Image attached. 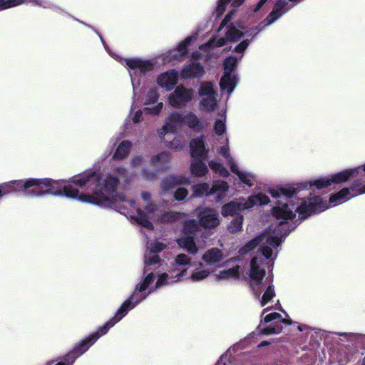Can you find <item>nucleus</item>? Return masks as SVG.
Returning <instances> with one entry per match:
<instances>
[{
    "mask_svg": "<svg viewBox=\"0 0 365 365\" xmlns=\"http://www.w3.org/2000/svg\"><path fill=\"white\" fill-rule=\"evenodd\" d=\"M231 0H219V1L217 3V6L215 9V12L216 14L217 17H219L224 13L225 10L226 5Z\"/></svg>",
    "mask_w": 365,
    "mask_h": 365,
    "instance_id": "39",
    "label": "nucleus"
},
{
    "mask_svg": "<svg viewBox=\"0 0 365 365\" xmlns=\"http://www.w3.org/2000/svg\"><path fill=\"white\" fill-rule=\"evenodd\" d=\"M224 255L218 248H211L202 255V260L208 266H217L223 259Z\"/></svg>",
    "mask_w": 365,
    "mask_h": 365,
    "instance_id": "24",
    "label": "nucleus"
},
{
    "mask_svg": "<svg viewBox=\"0 0 365 365\" xmlns=\"http://www.w3.org/2000/svg\"><path fill=\"white\" fill-rule=\"evenodd\" d=\"M231 171L236 174L240 180L241 182L243 184L252 187L254 185L255 182H256V175L247 170H241L237 166V163L230 168Z\"/></svg>",
    "mask_w": 365,
    "mask_h": 365,
    "instance_id": "25",
    "label": "nucleus"
},
{
    "mask_svg": "<svg viewBox=\"0 0 365 365\" xmlns=\"http://www.w3.org/2000/svg\"><path fill=\"white\" fill-rule=\"evenodd\" d=\"M197 37V34L187 36L182 42H180L176 48L168 51L165 57L164 61L168 62L180 61L187 53V46L192 41Z\"/></svg>",
    "mask_w": 365,
    "mask_h": 365,
    "instance_id": "17",
    "label": "nucleus"
},
{
    "mask_svg": "<svg viewBox=\"0 0 365 365\" xmlns=\"http://www.w3.org/2000/svg\"><path fill=\"white\" fill-rule=\"evenodd\" d=\"M189 178L182 175H170L165 178L161 182L162 189L168 191L179 185H190Z\"/></svg>",
    "mask_w": 365,
    "mask_h": 365,
    "instance_id": "23",
    "label": "nucleus"
},
{
    "mask_svg": "<svg viewBox=\"0 0 365 365\" xmlns=\"http://www.w3.org/2000/svg\"><path fill=\"white\" fill-rule=\"evenodd\" d=\"M113 327V325H110V322L108 321L103 326L100 327L96 332L90 334L87 338L77 344L75 348L64 357L63 361L56 362L54 360H51L47 361L46 365L49 362H53V365L58 364H61L62 365H72L78 357L88 351L101 336L106 334L108 330Z\"/></svg>",
    "mask_w": 365,
    "mask_h": 365,
    "instance_id": "11",
    "label": "nucleus"
},
{
    "mask_svg": "<svg viewBox=\"0 0 365 365\" xmlns=\"http://www.w3.org/2000/svg\"><path fill=\"white\" fill-rule=\"evenodd\" d=\"M229 189V185L227 182L222 180H215L212 182V185L211 187V193L212 195L214 193L219 192V197L220 195L225 194Z\"/></svg>",
    "mask_w": 365,
    "mask_h": 365,
    "instance_id": "33",
    "label": "nucleus"
},
{
    "mask_svg": "<svg viewBox=\"0 0 365 365\" xmlns=\"http://www.w3.org/2000/svg\"><path fill=\"white\" fill-rule=\"evenodd\" d=\"M163 103L162 102L158 103L155 106L146 107L144 108V111L146 113L152 115H158L163 109Z\"/></svg>",
    "mask_w": 365,
    "mask_h": 365,
    "instance_id": "40",
    "label": "nucleus"
},
{
    "mask_svg": "<svg viewBox=\"0 0 365 365\" xmlns=\"http://www.w3.org/2000/svg\"><path fill=\"white\" fill-rule=\"evenodd\" d=\"M159 98V94L156 88L150 89L145 94L144 103L145 105H150L155 103Z\"/></svg>",
    "mask_w": 365,
    "mask_h": 365,
    "instance_id": "35",
    "label": "nucleus"
},
{
    "mask_svg": "<svg viewBox=\"0 0 365 365\" xmlns=\"http://www.w3.org/2000/svg\"><path fill=\"white\" fill-rule=\"evenodd\" d=\"M272 282V279H269V285L264 291L262 297L260 299L261 306H265L274 296L275 292L273 285L271 284Z\"/></svg>",
    "mask_w": 365,
    "mask_h": 365,
    "instance_id": "32",
    "label": "nucleus"
},
{
    "mask_svg": "<svg viewBox=\"0 0 365 365\" xmlns=\"http://www.w3.org/2000/svg\"><path fill=\"white\" fill-rule=\"evenodd\" d=\"M168 146L171 149H181L183 147V144L180 140L178 138H174L171 142H169Z\"/></svg>",
    "mask_w": 365,
    "mask_h": 365,
    "instance_id": "42",
    "label": "nucleus"
},
{
    "mask_svg": "<svg viewBox=\"0 0 365 365\" xmlns=\"http://www.w3.org/2000/svg\"><path fill=\"white\" fill-rule=\"evenodd\" d=\"M199 230L196 220H190L184 222L182 235L176 240L180 247L187 251L190 255H195L198 252L194 237Z\"/></svg>",
    "mask_w": 365,
    "mask_h": 365,
    "instance_id": "13",
    "label": "nucleus"
},
{
    "mask_svg": "<svg viewBox=\"0 0 365 365\" xmlns=\"http://www.w3.org/2000/svg\"><path fill=\"white\" fill-rule=\"evenodd\" d=\"M199 222L206 228H214L220 224L218 212L211 208H200L197 210Z\"/></svg>",
    "mask_w": 365,
    "mask_h": 365,
    "instance_id": "18",
    "label": "nucleus"
},
{
    "mask_svg": "<svg viewBox=\"0 0 365 365\" xmlns=\"http://www.w3.org/2000/svg\"><path fill=\"white\" fill-rule=\"evenodd\" d=\"M225 43V39L223 38H220L218 39L212 38L207 44L202 45L200 47V49L202 50L206 48H212V47H220L224 46Z\"/></svg>",
    "mask_w": 365,
    "mask_h": 365,
    "instance_id": "38",
    "label": "nucleus"
},
{
    "mask_svg": "<svg viewBox=\"0 0 365 365\" xmlns=\"http://www.w3.org/2000/svg\"><path fill=\"white\" fill-rule=\"evenodd\" d=\"M239 275V266L225 269L217 274V279L220 280H225L236 278Z\"/></svg>",
    "mask_w": 365,
    "mask_h": 365,
    "instance_id": "31",
    "label": "nucleus"
},
{
    "mask_svg": "<svg viewBox=\"0 0 365 365\" xmlns=\"http://www.w3.org/2000/svg\"><path fill=\"white\" fill-rule=\"evenodd\" d=\"M1 2H2V1L0 0V11H1L2 8H4V6H3L4 3H1Z\"/></svg>",
    "mask_w": 365,
    "mask_h": 365,
    "instance_id": "51",
    "label": "nucleus"
},
{
    "mask_svg": "<svg viewBox=\"0 0 365 365\" xmlns=\"http://www.w3.org/2000/svg\"><path fill=\"white\" fill-rule=\"evenodd\" d=\"M178 80V73L175 70H170L161 73L157 79L158 84L167 91H171Z\"/></svg>",
    "mask_w": 365,
    "mask_h": 365,
    "instance_id": "19",
    "label": "nucleus"
},
{
    "mask_svg": "<svg viewBox=\"0 0 365 365\" xmlns=\"http://www.w3.org/2000/svg\"><path fill=\"white\" fill-rule=\"evenodd\" d=\"M291 8L292 6L286 0H280L275 4L273 10L267 17L256 27L248 29L241 24H230L226 32L227 39L230 41H237L244 36L245 34H248L251 31H255V33L252 35V38H255L258 33L262 31L266 26L271 25L278 20Z\"/></svg>",
    "mask_w": 365,
    "mask_h": 365,
    "instance_id": "6",
    "label": "nucleus"
},
{
    "mask_svg": "<svg viewBox=\"0 0 365 365\" xmlns=\"http://www.w3.org/2000/svg\"><path fill=\"white\" fill-rule=\"evenodd\" d=\"M192 175L197 177H202L208 172V168L205 163L198 159H194L190 165Z\"/></svg>",
    "mask_w": 365,
    "mask_h": 365,
    "instance_id": "28",
    "label": "nucleus"
},
{
    "mask_svg": "<svg viewBox=\"0 0 365 365\" xmlns=\"http://www.w3.org/2000/svg\"><path fill=\"white\" fill-rule=\"evenodd\" d=\"M194 269L192 270L190 274H187V277L184 278H190L193 282H199L207 278L213 269L207 267L203 263L198 262L197 264L193 263Z\"/></svg>",
    "mask_w": 365,
    "mask_h": 365,
    "instance_id": "20",
    "label": "nucleus"
},
{
    "mask_svg": "<svg viewBox=\"0 0 365 365\" xmlns=\"http://www.w3.org/2000/svg\"><path fill=\"white\" fill-rule=\"evenodd\" d=\"M267 0H260L255 8L254 12L259 11L260 8L267 2Z\"/></svg>",
    "mask_w": 365,
    "mask_h": 365,
    "instance_id": "46",
    "label": "nucleus"
},
{
    "mask_svg": "<svg viewBox=\"0 0 365 365\" xmlns=\"http://www.w3.org/2000/svg\"><path fill=\"white\" fill-rule=\"evenodd\" d=\"M172 265L173 267L172 270L159 274L155 289L181 280L187 276L189 267H193L191 258L184 253L177 255Z\"/></svg>",
    "mask_w": 365,
    "mask_h": 365,
    "instance_id": "9",
    "label": "nucleus"
},
{
    "mask_svg": "<svg viewBox=\"0 0 365 365\" xmlns=\"http://www.w3.org/2000/svg\"><path fill=\"white\" fill-rule=\"evenodd\" d=\"M131 147L132 143L129 140H123L117 147L113 158L118 160L125 158L128 155Z\"/></svg>",
    "mask_w": 365,
    "mask_h": 365,
    "instance_id": "27",
    "label": "nucleus"
},
{
    "mask_svg": "<svg viewBox=\"0 0 365 365\" xmlns=\"http://www.w3.org/2000/svg\"><path fill=\"white\" fill-rule=\"evenodd\" d=\"M218 152L225 158L227 164L230 166V168L237 164L233 158L230 155L229 147L227 145L222 146L219 149Z\"/></svg>",
    "mask_w": 365,
    "mask_h": 365,
    "instance_id": "36",
    "label": "nucleus"
},
{
    "mask_svg": "<svg viewBox=\"0 0 365 365\" xmlns=\"http://www.w3.org/2000/svg\"><path fill=\"white\" fill-rule=\"evenodd\" d=\"M204 68L197 62H192L184 66L181 70V76L185 79L199 78L203 75Z\"/></svg>",
    "mask_w": 365,
    "mask_h": 365,
    "instance_id": "21",
    "label": "nucleus"
},
{
    "mask_svg": "<svg viewBox=\"0 0 365 365\" xmlns=\"http://www.w3.org/2000/svg\"><path fill=\"white\" fill-rule=\"evenodd\" d=\"M190 150L193 158H205L207 155V150L205 148L202 137L195 138L191 140Z\"/></svg>",
    "mask_w": 365,
    "mask_h": 365,
    "instance_id": "26",
    "label": "nucleus"
},
{
    "mask_svg": "<svg viewBox=\"0 0 365 365\" xmlns=\"http://www.w3.org/2000/svg\"><path fill=\"white\" fill-rule=\"evenodd\" d=\"M166 245L159 241L147 242V251L145 254V266L143 274L145 276L135 285V289L128 299H127L117 310L115 316L110 320V325L114 326L120 322L128 312L135 308L139 303L145 299L154 290L150 288L153 283L155 275L153 271L161 265V259L158 256Z\"/></svg>",
    "mask_w": 365,
    "mask_h": 365,
    "instance_id": "4",
    "label": "nucleus"
},
{
    "mask_svg": "<svg viewBox=\"0 0 365 365\" xmlns=\"http://www.w3.org/2000/svg\"><path fill=\"white\" fill-rule=\"evenodd\" d=\"M276 320H279L284 324H290L292 323L289 319H282L280 314L272 312L266 314L264 319L261 320L257 327L259 332L265 335L279 334L282 327L280 325H277V322H272Z\"/></svg>",
    "mask_w": 365,
    "mask_h": 365,
    "instance_id": "15",
    "label": "nucleus"
},
{
    "mask_svg": "<svg viewBox=\"0 0 365 365\" xmlns=\"http://www.w3.org/2000/svg\"><path fill=\"white\" fill-rule=\"evenodd\" d=\"M299 330L302 331V329L300 328V327H298Z\"/></svg>",
    "mask_w": 365,
    "mask_h": 365,
    "instance_id": "54",
    "label": "nucleus"
},
{
    "mask_svg": "<svg viewBox=\"0 0 365 365\" xmlns=\"http://www.w3.org/2000/svg\"><path fill=\"white\" fill-rule=\"evenodd\" d=\"M194 95L192 88L179 85L168 96V103L173 108H180L191 102Z\"/></svg>",
    "mask_w": 365,
    "mask_h": 365,
    "instance_id": "16",
    "label": "nucleus"
},
{
    "mask_svg": "<svg viewBox=\"0 0 365 365\" xmlns=\"http://www.w3.org/2000/svg\"><path fill=\"white\" fill-rule=\"evenodd\" d=\"M289 1L291 2H296V3H298L300 1V0H289Z\"/></svg>",
    "mask_w": 365,
    "mask_h": 365,
    "instance_id": "52",
    "label": "nucleus"
},
{
    "mask_svg": "<svg viewBox=\"0 0 365 365\" xmlns=\"http://www.w3.org/2000/svg\"><path fill=\"white\" fill-rule=\"evenodd\" d=\"M63 180L51 178H29L12 180L0 185V193L4 196L11 192H24L26 195L41 197L50 194L55 196H66L78 199L81 193L79 188L72 183V178L68 184L63 185Z\"/></svg>",
    "mask_w": 365,
    "mask_h": 365,
    "instance_id": "5",
    "label": "nucleus"
},
{
    "mask_svg": "<svg viewBox=\"0 0 365 365\" xmlns=\"http://www.w3.org/2000/svg\"><path fill=\"white\" fill-rule=\"evenodd\" d=\"M187 195H188V191L187 189L183 188V187H179L176 190V191L174 194V197L176 200L181 201V200H183L184 199H185L186 197L187 196Z\"/></svg>",
    "mask_w": 365,
    "mask_h": 365,
    "instance_id": "41",
    "label": "nucleus"
},
{
    "mask_svg": "<svg viewBox=\"0 0 365 365\" xmlns=\"http://www.w3.org/2000/svg\"><path fill=\"white\" fill-rule=\"evenodd\" d=\"M116 184L117 181L113 180L111 184L106 186L104 192L98 186H94L95 195L83 197V200L99 204L101 207H110L125 215L130 214L132 218L149 230H152L153 228L150 222L152 220L163 223L172 222L184 215L183 213L178 212L159 210L152 199L151 194L147 191L142 192L140 198L137 201L120 199L119 202L112 201L110 197L113 195Z\"/></svg>",
    "mask_w": 365,
    "mask_h": 365,
    "instance_id": "2",
    "label": "nucleus"
},
{
    "mask_svg": "<svg viewBox=\"0 0 365 365\" xmlns=\"http://www.w3.org/2000/svg\"><path fill=\"white\" fill-rule=\"evenodd\" d=\"M142 116H143V111L140 110H137L135 113V114L132 118L133 123H139L142 120Z\"/></svg>",
    "mask_w": 365,
    "mask_h": 365,
    "instance_id": "44",
    "label": "nucleus"
},
{
    "mask_svg": "<svg viewBox=\"0 0 365 365\" xmlns=\"http://www.w3.org/2000/svg\"><path fill=\"white\" fill-rule=\"evenodd\" d=\"M192 190L194 197H201L212 195L211 187H210L209 184L206 182H202L193 185Z\"/></svg>",
    "mask_w": 365,
    "mask_h": 365,
    "instance_id": "29",
    "label": "nucleus"
},
{
    "mask_svg": "<svg viewBox=\"0 0 365 365\" xmlns=\"http://www.w3.org/2000/svg\"><path fill=\"white\" fill-rule=\"evenodd\" d=\"M361 170L365 172V164L362 167L346 169L313 182H302L293 186L277 187L269 190L271 196L277 200V205L272 210L273 216L279 222V225L274 230L272 235L267 232H263L247 242L239 251L241 255L250 253L252 257L249 274L255 296L259 297L260 292L258 289L263 284L265 267H273L282 239L295 227L289 225V220L297 213L299 214L300 220H304L313 214L323 212L364 194L365 185L361 186V183L356 180L349 187H344L338 192L331 195L329 202L316 195L299 198L297 197V193L312 186L322 189L331 184L346 182L349 178H361Z\"/></svg>",
    "mask_w": 365,
    "mask_h": 365,
    "instance_id": "1",
    "label": "nucleus"
},
{
    "mask_svg": "<svg viewBox=\"0 0 365 365\" xmlns=\"http://www.w3.org/2000/svg\"><path fill=\"white\" fill-rule=\"evenodd\" d=\"M170 155L168 152H161L153 155L150 160V164L156 171H163L169 168Z\"/></svg>",
    "mask_w": 365,
    "mask_h": 365,
    "instance_id": "22",
    "label": "nucleus"
},
{
    "mask_svg": "<svg viewBox=\"0 0 365 365\" xmlns=\"http://www.w3.org/2000/svg\"><path fill=\"white\" fill-rule=\"evenodd\" d=\"M243 223V216L235 217L230 224L227 226V230L231 233H236L242 230Z\"/></svg>",
    "mask_w": 365,
    "mask_h": 365,
    "instance_id": "34",
    "label": "nucleus"
},
{
    "mask_svg": "<svg viewBox=\"0 0 365 365\" xmlns=\"http://www.w3.org/2000/svg\"><path fill=\"white\" fill-rule=\"evenodd\" d=\"M99 36L108 53L117 61H119L121 64L127 66L131 79L133 96L135 97L137 94V90L141 83V77L145 75L146 73L153 71L154 66L153 62L151 60H144L138 58H122L117 55H113L106 45L102 37L100 35Z\"/></svg>",
    "mask_w": 365,
    "mask_h": 365,
    "instance_id": "8",
    "label": "nucleus"
},
{
    "mask_svg": "<svg viewBox=\"0 0 365 365\" xmlns=\"http://www.w3.org/2000/svg\"><path fill=\"white\" fill-rule=\"evenodd\" d=\"M269 198L264 194L251 195L247 199H240L237 202H230L224 205L222 207V215L227 216H242L241 212L245 210H248L255 205H267L269 202Z\"/></svg>",
    "mask_w": 365,
    "mask_h": 365,
    "instance_id": "12",
    "label": "nucleus"
},
{
    "mask_svg": "<svg viewBox=\"0 0 365 365\" xmlns=\"http://www.w3.org/2000/svg\"><path fill=\"white\" fill-rule=\"evenodd\" d=\"M268 344H269V342H268V341H262V342L258 345V346H259V347H262V346H267V345H268Z\"/></svg>",
    "mask_w": 365,
    "mask_h": 365,
    "instance_id": "49",
    "label": "nucleus"
},
{
    "mask_svg": "<svg viewBox=\"0 0 365 365\" xmlns=\"http://www.w3.org/2000/svg\"><path fill=\"white\" fill-rule=\"evenodd\" d=\"M336 334L341 336H344L347 341L351 340L353 337L355 336V334L353 333H336Z\"/></svg>",
    "mask_w": 365,
    "mask_h": 365,
    "instance_id": "45",
    "label": "nucleus"
},
{
    "mask_svg": "<svg viewBox=\"0 0 365 365\" xmlns=\"http://www.w3.org/2000/svg\"><path fill=\"white\" fill-rule=\"evenodd\" d=\"M214 130L217 135H220L226 130L225 116L222 115L220 118L217 119L214 125Z\"/></svg>",
    "mask_w": 365,
    "mask_h": 365,
    "instance_id": "37",
    "label": "nucleus"
},
{
    "mask_svg": "<svg viewBox=\"0 0 365 365\" xmlns=\"http://www.w3.org/2000/svg\"><path fill=\"white\" fill-rule=\"evenodd\" d=\"M200 98V109L205 111H212L217 105V92L211 82H202L199 88Z\"/></svg>",
    "mask_w": 365,
    "mask_h": 365,
    "instance_id": "14",
    "label": "nucleus"
},
{
    "mask_svg": "<svg viewBox=\"0 0 365 365\" xmlns=\"http://www.w3.org/2000/svg\"><path fill=\"white\" fill-rule=\"evenodd\" d=\"M204 127L203 122L195 113L191 111H175L168 115L163 126L158 130V135L164 140L165 135L168 133H176L187 128L200 132Z\"/></svg>",
    "mask_w": 365,
    "mask_h": 365,
    "instance_id": "7",
    "label": "nucleus"
},
{
    "mask_svg": "<svg viewBox=\"0 0 365 365\" xmlns=\"http://www.w3.org/2000/svg\"><path fill=\"white\" fill-rule=\"evenodd\" d=\"M208 165L210 169L220 176L226 178L230 175L229 171L220 163L216 160H210Z\"/></svg>",
    "mask_w": 365,
    "mask_h": 365,
    "instance_id": "30",
    "label": "nucleus"
},
{
    "mask_svg": "<svg viewBox=\"0 0 365 365\" xmlns=\"http://www.w3.org/2000/svg\"><path fill=\"white\" fill-rule=\"evenodd\" d=\"M255 33V31H251L248 32V34H245L244 36H246L247 37H250V41H251L254 38H252V35ZM249 40V38H247Z\"/></svg>",
    "mask_w": 365,
    "mask_h": 365,
    "instance_id": "48",
    "label": "nucleus"
},
{
    "mask_svg": "<svg viewBox=\"0 0 365 365\" xmlns=\"http://www.w3.org/2000/svg\"><path fill=\"white\" fill-rule=\"evenodd\" d=\"M250 43V40L244 39L233 49V51L237 53V56H230L224 61L225 75L220 80V88L222 91H226L228 96L233 92L237 84L235 79L231 76V73L235 69L237 62L242 58Z\"/></svg>",
    "mask_w": 365,
    "mask_h": 365,
    "instance_id": "10",
    "label": "nucleus"
},
{
    "mask_svg": "<svg viewBox=\"0 0 365 365\" xmlns=\"http://www.w3.org/2000/svg\"><path fill=\"white\" fill-rule=\"evenodd\" d=\"M267 310H268V308L264 309L262 312V315H264L267 312Z\"/></svg>",
    "mask_w": 365,
    "mask_h": 365,
    "instance_id": "50",
    "label": "nucleus"
},
{
    "mask_svg": "<svg viewBox=\"0 0 365 365\" xmlns=\"http://www.w3.org/2000/svg\"><path fill=\"white\" fill-rule=\"evenodd\" d=\"M244 1L245 0H234L232 3V6L234 9H236L239 7L244 2Z\"/></svg>",
    "mask_w": 365,
    "mask_h": 365,
    "instance_id": "47",
    "label": "nucleus"
},
{
    "mask_svg": "<svg viewBox=\"0 0 365 365\" xmlns=\"http://www.w3.org/2000/svg\"><path fill=\"white\" fill-rule=\"evenodd\" d=\"M234 15V10L231 11L230 13H228L223 21H222L220 29H222L223 27L226 26L227 24L230 21V20L232 19V16Z\"/></svg>",
    "mask_w": 365,
    "mask_h": 365,
    "instance_id": "43",
    "label": "nucleus"
},
{
    "mask_svg": "<svg viewBox=\"0 0 365 365\" xmlns=\"http://www.w3.org/2000/svg\"><path fill=\"white\" fill-rule=\"evenodd\" d=\"M143 161L144 158L142 154H135L131 157L130 160V172H128L125 168L120 166L115 168L112 174L101 175L96 171L89 170L72 177V183L75 184L80 190H81V195L78 197V200L81 202L100 206L99 204L83 200V197H87V196H94L95 190H93V187H97V185L100 190L103 192L106 191V186L111 184L113 180H116L117 184L115 186L113 195L112 197H110V200L112 201L118 202H119L120 199L125 200L124 197L118 196L116 194V190L120 181L128 183L135 178L151 180L156 176L155 172L148 170L145 167H142L138 170H136L138 167L142 165Z\"/></svg>",
    "mask_w": 365,
    "mask_h": 365,
    "instance_id": "3",
    "label": "nucleus"
},
{
    "mask_svg": "<svg viewBox=\"0 0 365 365\" xmlns=\"http://www.w3.org/2000/svg\"><path fill=\"white\" fill-rule=\"evenodd\" d=\"M224 140H225V143H228V138H225L224 139Z\"/></svg>",
    "mask_w": 365,
    "mask_h": 365,
    "instance_id": "53",
    "label": "nucleus"
}]
</instances>
